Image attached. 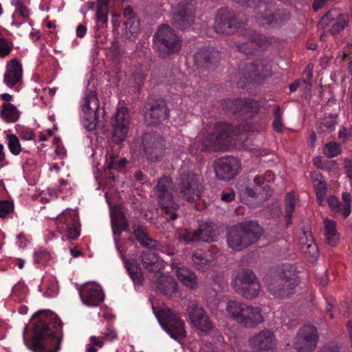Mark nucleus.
I'll use <instances>...</instances> for the list:
<instances>
[{
	"label": "nucleus",
	"mask_w": 352,
	"mask_h": 352,
	"mask_svg": "<svg viewBox=\"0 0 352 352\" xmlns=\"http://www.w3.org/2000/svg\"><path fill=\"white\" fill-rule=\"evenodd\" d=\"M157 243L158 242L156 240H154L151 237L148 236L144 241V243H142L141 245L148 249L155 250V248H157Z\"/></svg>",
	"instance_id": "obj_60"
},
{
	"label": "nucleus",
	"mask_w": 352,
	"mask_h": 352,
	"mask_svg": "<svg viewBox=\"0 0 352 352\" xmlns=\"http://www.w3.org/2000/svg\"><path fill=\"white\" fill-rule=\"evenodd\" d=\"M117 237L118 236H115V238H114V242H115V244H116V249H117L118 252L121 255V256L122 258V260L124 261V260H126V259H125L124 254L126 252V249L124 248V246L122 245V243H120L118 242V239Z\"/></svg>",
	"instance_id": "obj_62"
},
{
	"label": "nucleus",
	"mask_w": 352,
	"mask_h": 352,
	"mask_svg": "<svg viewBox=\"0 0 352 352\" xmlns=\"http://www.w3.org/2000/svg\"><path fill=\"white\" fill-rule=\"evenodd\" d=\"M140 258L144 267L149 272L159 273L164 268L162 261L150 250L141 253Z\"/></svg>",
	"instance_id": "obj_27"
},
{
	"label": "nucleus",
	"mask_w": 352,
	"mask_h": 352,
	"mask_svg": "<svg viewBox=\"0 0 352 352\" xmlns=\"http://www.w3.org/2000/svg\"><path fill=\"white\" fill-rule=\"evenodd\" d=\"M144 122L148 126H157L169 115L166 101L162 98L149 97L143 108Z\"/></svg>",
	"instance_id": "obj_11"
},
{
	"label": "nucleus",
	"mask_w": 352,
	"mask_h": 352,
	"mask_svg": "<svg viewBox=\"0 0 352 352\" xmlns=\"http://www.w3.org/2000/svg\"><path fill=\"white\" fill-rule=\"evenodd\" d=\"M181 38L168 25L162 24L153 36V43L162 58L177 53L181 48Z\"/></svg>",
	"instance_id": "obj_6"
},
{
	"label": "nucleus",
	"mask_w": 352,
	"mask_h": 352,
	"mask_svg": "<svg viewBox=\"0 0 352 352\" xmlns=\"http://www.w3.org/2000/svg\"><path fill=\"white\" fill-rule=\"evenodd\" d=\"M245 24L246 20L241 19L234 11L221 8L216 14L214 28L218 34L230 35L243 29Z\"/></svg>",
	"instance_id": "obj_8"
},
{
	"label": "nucleus",
	"mask_w": 352,
	"mask_h": 352,
	"mask_svg": "<svg viewBox=\"0 0 352 352\" xmlns=\"http://www.w3.org/2000/svg\"><path fill=\"white\" fill-rule=\"evenodd\" d=\"M295 205V199L293 193L288 192L285 198V218L287 219V224L291 223Z\"/></svg>",
	"instance_id": "obj_44"
},
{
	"label": "nucleus",
	"mask_w": 352,
	"mask_h": 352,
	"mask_svg": "<svg viewBox=\"0 0 352 352\" xmlns=\"http://www.w3.org/2000/svg\"><path fill=\"white\" fill-rule=\"evenodd\" d=\"M250 305L235 299H230L227 302L226 311L230 318L240 324L247 309Z\"/></svg>",
	"instance_id": "obj_29"
},
{
	"label": "nucleus",
	"mask_w": 352,
	"mask_h": 352,
	"mask_svg": "<svg viewBox=\"0 0 352 352\" xmlns=\"http://www.w3.org/2000/svg\"><path fill=\"white\" fill-rule=\"evenodd\" d=\"M264 44V40L258 34H253L243 42H234L238 51L248 55L255 54Z\"/></svg>",
	"instance_id": "obj_26"
},
{
	"label": "nucleus",
	"mask_w": 352,
	"mask_h": 352,
	"mask_svg": "<svg viewBox=\"0 0 352 352\" xmlns=\"http://www.w3.org/2000/svg\"><path fill=\"white\" fill-rule=\"evenodd\" d=\"M263 317L261 315V309L249 306L247 309L243 318L241 320L240 324L245 327L253 328L258 324L263 322Z\"/></svg>",
	"instance_id": "obj_28"
},
{
	"label": "nucleus",
	"mask_w": 352,
	"mask_h": 352,
	"mask_svg": "<svg viewBox=\"0 0 352 352\" xmlns=\"http://www.w3.org/2000/svg\"><path fill=\"white\" fill-rule=\"evenodd\" d=\"M274 120L273 122L274 129L277 132H281L283 130V124L281 121V112L278 106L276 107L274 111Z\"/></svg>",
	"instance_id": "obj_52"
},
{
	"label": "nucleus",
	"mask_w": 352,
	"mask_h": 352,
	"mask_svg": "<svg viewBox=\"0 0 352 352\" xmlns=\"http://www.w3.org/2000/svg\"><path fill=\"white\" fill-rule=\"evenodd\" d=\"M14 212V203L12 201H0V218H6Z\"/></svg>",
	"instance_id": "obj_49"
},
{
	"label": "nucleus",
	"mask_w": 352,
	"mask_h": 352,
	"mask_svg": "<svg viewBox=\"0 0 352 352\" xmlns=\"http://www.w3.org/2000/svg\"><path fill=\"white\" fill-rule=\"evenodd\" d=\"M324 232L327 243L331 246L337 245L340 240V235L336 230V224L333 221L325 220L324 221Z\"/></svg>",
	"instance_id": "obj_39"
},
{
	"label": "nucleus",
	"mask_w": 352,
	"mask_h": 352,
	"mask_svg": "<svg viewBox=\"0 0 352 352\" xmlns=\"http://www.w3.org/2000/svg\"><path fill=\"white\" fill-rule=\"evenodd\" d=\"M256 279L252 270L250 269H241L236 275L232 281V287L234 290H239V288Z\"/></svg>",
	"instance_id": "obj_36"
},
{
	"label": "nucleus",
	"mask_w": 352,
	"mask_h": 352,
	"mask_svg": "<svg viewBox=\"0 0 352 352\" xmlns=\"http://www.w3.org/2000/svg\"><path fill=\"white\" fill-rule=\"evenodd\" d=\"M195 9L193 0H182L173 8L172 25L182 30L190 28L195 21Z\"/></svg>",
	"instance_id": "obj_10"
},
{
	"label": "nucleus",
	"mask_w": 352,
	"mask_h": 352,
	"mask_svg": "<svg viewBox=\"0 0 352 352\" xmlns=\"http://www.w3.org/2000/svg\"><path fill=\"white\" fill-rule=\"evenodd\" d=\"M260 289L261 285L256 278L240 287L239 290H235V292L241 294L245 298L251 300L258 295Z\"/></svg>",
	"instance_id": "obj_38"
},
{
	"label": "nucleus",
	"mask_w": 352,
	"mask_h": 352,
	"mask_svg": "<svg viewBox=\"0 0 352 352\" xmlns=\"http://www.w3.org/2000/svg\"><path fill=\"white\" fill-rule=\"evenodd\" d=\"M110 0H97L96 19L98 23L107 24Z\"/></svg>",
	"instance_id": "obj_41"
},
{
	"label": "nucleus",
	"mask_w": 352,
	"mask_h": 352,
	"mask_svg": "<svg viewBox=\"0 0 352 352\" xmlns=\"http://www.w3.org/2000/svg\"><path fill=\"white\" fill-rule=\"evenodd\" d=\"M176 275L179 281L191 289L197 287V278L195 274L185 266L177 268Z\"/></svg>",
	"instance_id": "obj_31"
},
{
	"label": "nucleus",
	"mask_w": 352,
	"mask_h": 352,
	"mask_svg": "<svg viewBox=\"0 0 352 352\" xmlns=\"http://www.w3.org/2000/svg\"><path fill=\"white\" fill-rule=\"evenodd\" d=\"M341 153V149L338 143L331 142L327 144L324 148V153L329 158L336 157Z\"/></svg>",
	"instance_id": "obj_48"
},
{
	"label": "nucleus",
	"mask_w": 352,
	"mask_h": 352,
	"mask_svg": "<svg viewBox=\"0 0 352 352\" xmlns=\"http://www.w3.org/2000/svg\"><path fill=\"white\" fill-rule=\"evenodd\" d=\"M248 345L250 348L257 351L265 352L272 351L276 345L275 334L272 330L265 329L250 337Z\"/></svg>",
	"instance_id": "obj_17"
},
{
	"label": "nucleus",
	"mask_w": 352,
	"mask_h": 352,
	"mask_svg": "<svg viewBox=\"0 0 352 352\" xmlns=\"http://www.w3.org/2000/svg\"><path fill=\"white\" fill-rule=\"evenodd\" d=\"M335 10H329L325 15H324L320 21V25L322 28H324L326 26L329 25V23L334 19V16L333 12Z\"/></svg>",
	"instance_id": "obj_58"
},
{
	"label": "nucleus",
	"mask_w": 352,
	"mask_h": 352,
	"mask_svg": "<svg viewBox=\"0 0 352 352\" xmlns=\"http://www.w3.org/2000/svg\"><path fill=\"white\" fill-rule=\"evenodd\" d=\"M263 234V228L255 221L238 223L227 228L226 238L228 247L242 251L256 243Z\"/></svg>",
	"instance_id": "obj_2"
},
{
	"label": "nucleus",
	"mask_w": 352,
	"mask_h": 352,
	"mask_svg": "<svg viewBox=\"0 0 352 352\" xmlns=\"http://www.w3.org/2000/svg\"><path fill=\"white\" fill-rule=\"evenodd\" d=\"M153 309L159 322L171 338L180 341L186 336L184 322L177 313L168 308L156 311L153 307Z\"/></svg>",
	"instance_id": "obj_7"
},
{
	"label": "nucleus",
	"mask_w": 352,
	"mask_h": 352,
	"mask_svg": "<svg viewBox=\"0 0 352 352\" xmlns=\"http://www.w3.org/2000/svg\"><path fill=\"white\" fill-rule=\"evenodd\" d=\"M259 104L252 99L237 98L231 101V110L233 113L242 116L247 113H256L259 110Z\"/></svg>",
	"instance_id": "obj_23"
},
{
	"label": "nucleus",
	"mask_w": 352,
	"mask_h": 352,
	"mask_svg": "<svg viewBox=\"0 0 352 352\" xmlns=\"http://www.w3.org/2000/svg\"><path fill=\"white\" fill-rule=\"evenodd\" d=\"M125 28L133 35L137 34L140 30V21L135 16L129 18L124 23Z\"/></svg>",
	"instance_id": "obj_50"
},
{
	"label": "nucleus",
	"mask_w": 352,
	"mask_h": 352,
	"mask_svg": "<svg viewBox=\"0 0 352 352\" xmlns=\"http://www.w3.org/2000/svg\"><path fill=\"white\" fill-rule=\"evenodd\" d=\"M300 249L303 253L307 254L311 258H316L318 255V249L316 243L314 242V240H311L309 243H300Z\"/></svg>",
	"instance_id": "obj_45"
},
{
	"label": "nucleus",
	"mask_w": 352,
	"mask_h": 352,
	"mask_svg": "<svg viewBox=\"0 0 352 352\" xmlns=\"http://www.w3.org/2000/svg\"><path fill=\"white\" fill-rule=\"evenodd\" d=\"M267 288L275 298H285L294 293L296 280L288 278L283 272H276L265 278Z\"/></svg>",
	"instance_id": "obj_9"
},
{
	"label": "nucleus",
	"mask_w": 352,
	"mask_h": 352,
	"mask_svg": "<svg viewBox=\"0 0 352 352\" xmlns=\"http://www.w3.org/2000/svg\"><path fill=\"white\" fill-rule=\"evenodd\" d=\"M349 22V16L346 14H339L336 19V21L333 23L329 32L331 34L335 35L342 31Z\"/></svg>",
	"instance_id": "obj_42"
},
{
	"label": "nucleus",
	"mask_w": 352,
	"mask_h": 352,
	"mask_svg": "<svg viewBox=\"0 0 352 352\" xmlns=\"http://www.w3.org/2000/svg\"><path fill=\"white\" fill-rule=\"evenodd\" d=\"M203 186L199 177L188 170H181L175 183V192L181 199L193 202L200 199Z\"/></svg>",
	"instance_id": "obj_4"
},
{
	"label": "nucleus",
	"mask_w": 352,
	"mask_h": 352,
	"mask_svg": "<svg viewBox=\"0 0 352 352\" xmlns=\"http://www.w3.org/2000/svg\"><path fill=\"white\" fill-rule=\"evenodd\" d=\"M82 124L88 131L104 128L106 124L105 111L99 108V101L96 91L91 90L84 98L82 104Z\"/></svg>",
	"instance_id": "obj_5"
},
{
	"label": "nucleus",
	"mask_w": 352,
	"mask_h": 352,
	"mask_svg": "<svg viewBox=\"0 0 352 352\" xmlns=\"http://www.w3.org/2000/svg\"><path fill=\"white\" fill-rule=\"evenodd\" d=\"M172 184V179L170 177H162L158 179L155 188L158 192V202L160 201H168L173 199V196L170 192V188Z\"/></svg>",
	"instance_id": "obj_34"
},
{
	"label": "nucleus",
	"mask_w": 352,
	"mask_h": 352,
	"mask_svg": "<svg viewBox=\"0 0 352 352\" xmlns=\"http://www.w3.org/2000/svg\"><path fill=\"white\" fill-rule=\"evenodd\" d=\"M158 204L162 208V214L167 221L175 220L178 217L177 210L179 209V206L174 203L173 199H170L168 201H160Z\"/></svg>",
	"instance_id": "obj_37"
},
{
	"label": "nucleus",
	"mask_w": 352,
	"mask_h": 352,
	"mask_svg": "<svg viewBox=\"0 0 352 352\" xmlns=\"http://www.w3.org/2000/svg\"><path fill=\"white\" fill-rule=\"evenodd\" d=\"M32 318L38 319L34 324L32 350L35 352H47L46 344L43 340L49 338L56 343V349L51 352H56L59 349L62 335L60 337L56 335V329L58 327L62 328L61 320L50 310L39 311Z\"/></svg>",
	"instance_id": "obj_1"
},
{
	"label": "nucleus",
	"mask_w": 352,
	"mask_h": 352,
	"mask_svg": "<svg viewBox=\"0 0 352 352\" xmlns=\"http://www.w3.org/2000/svg\"><path fill=\"white\" fill-rule=\"evenodd\" d=\"M239 166V161L236 158L229 157L217 160L214 168L216 176L219 179L230 181L238 174Z\"/></svg>",
	"instance_id": "obj_16"
},
{
	"label": "nucleus",
	"mask_w": 352,
	"mask_h": 352,
	"mask_svg": "<svg viewBox=\"0 0 352 352\" xmlns=\"http://www.w3.org/2000/svg\"><path fill=\"white\" fill-rule=\"evenodd\" d=\"M303 82L306 85L305 90L310 91L311 89L312 85L311 80L312 78V72L311 69H307L306 72H303Z\"/></svg>",
	"instance_id": "obj_57"
},
{
	"label": "nucleus",
	"mask_w": 352,
	"mask_h": 352,
	"mask_svg": "<svg viewBox=\"0 0 352 352\" xmlns=\"http://www.w3.org/2000/svg\"><path fill=\"white\" fill-rule=\"evenodd\" d=\"M318 340L317 329L313 325H305L298 331L293 346L297 352H313Z\"/></svg>",
	"instance_id": "obj_13"
},
{
	"label": "nucleus",
	"mask_w": 352,
	"mask_h": 352,
	"mask_svg": "<svg viewBox=\"0 0 352 352\" xmlns=\"http://www.w3.org/2000/svg\"><path fill=\"white\" fill-rule=\"evenodd\" d=\"M3 109L0 112V116L6 122H14L19 118V111L16 107L11 103H3Z\"/></svg>",
	"instance_id": "obj_40"
},
{
	"label": "nucleus",
	"mask_w": 352,
	"mask_h": 352,
	"mask_svg": "<svg viewBox=\"0 0 352 352\" xmlns=\"http://www.w3.org/2000/svg\"><path fill=\"white\" fill-rule=\"evenodd\" d=\"M233 1L243 7L252 9L256 20L263 24L285 23L289 21L291 16L287 10L272 11L264 0H233Z\"/></svg>",
	"instance_id": "obj_3"
},
{
	"label": "nucleus",
	"mask_w": 352,
	"mask_h": 352,
	"mask_svg": "<svg viewBox=\"0 0 352 352\" xmlns=\"http://www.w3.org/2000/svg\"><path fill=\"white\" fill-rule=\"evenodd\" d=\"M234 199V193L232 192H222L221 199L225 202H230Z\"/></svg>",
	"instance_id": "obj_64"
},
{
	"label": "nucleus",
	"mask_w": 352,
	"mask_h": 352,
	"mask_svg": "<svg viewBox=\"0 0 352 352\" xmlns=\"http://www.w3.org/2000/svg\"><path fill=\"white\" fill-rule=\"evenodd\" d=\"M239 78L238 87L245 88L247 85L258 82L262 79L258 65L255 63L246 64L244 72L239 73Z\"/></svg>",
	"instance_id": "obj_22"
},
{
	"label": "nucleus",
	"mask_w": 352,
	"mask_h": 352,
	"mask_svg": "<svg viewBox=\"0 0 352 352\" xmlns=\"http://www.w3.org/2000/svg\"><path fill=\"white\" fill-rule=\"evenodd\" d=\"M317 352H340V347L337 343L329 342L322 346Z\"/></svg>",
	"instance_id": "obj_56"
},
{
	"label": "nucleus",
	"mask_w": 352,
	"mask_h": 352,
	"mask_svg": "<svg viewBox=\"0 0 352 352\" xmlns=\"http://www.w3.org/2000/svg\"><path fill=\"white\" fill-rule=\"evenodd\" d=\"M110 217L112 232L115 236H120L123 231L130 232L129 223L122 206L114 205L111 208Z\"/></svg>",
	"instance_id": "obj_21"
},
{
	"label": "nucleus",
	"mask_w": 352,
	"mask_h": 352,
	"mask_svg": "<svg viewBox=\"0 0 352 352\" xmlns=\"http://www.w3.org/2000/svg\"><path fill=\"white\" fill-rule=\"evenodd\" d=\"M79 295L84 304L92 307L98 306L104 299L102 288L95 283H85L79 289Z\"/></svg>",
	"instance_id": "obj_19"
},
{
	"label": "nucleus",
	"mask_w": 352,
	"mask_h": 352,
	"mask_svg": "<svg viewBox=\"0 0 352 352\" xmlns=\"http://www.w3.org/2000/svg\"><path fill=\"white\" fill-rule=\"evenodd\" d=\"M344 168L347 174V176L352 181V160L345 159L344 160Z\"/></svg>",
	"instance_id": "obj_61"
},
{
	"label": "nucleus",
	"mask_w": 352,
	"mask_h": 352,
	"mask_svg": "<svg viewBox=\"0 0 352 352\" xmlns=\"http://www.w3.org/2000/svg\"><path fill=\"white\" fill-rule=\"evenodd\" d=\"M349 305L346 302H341L338 305V311L344 317L348 316Z\"/></svg>",
	"instance_id": "obj_63"
},
{
	"label": "nucleus",
	"mask_w": 352,
	"mask_h": 352,
	"mask_svg": "<svg viewBox=\"0 0 352 352\" xmlns=\"http://www.w3.org/2000/svg\"><path fill=\"white\" fill-rule=\"evenodd\" d=\"M221 59V53L212 47H201L194 54L195 64L199 69H214Z\"/></svg>",
	"instance_id": "obj_15"
},
{
	"label": "nucleus",
	"mask_w": 352,
	"mask_h": 352,
	"mask_svg": "<svg viewBox=\"0 0 352 352\" xmlns=\"http://www.w3.org/2000/svg\"><path fill=\"white\" fill-rule=\"evenodd\" d=\"M343 204L335 196H330L327 202L329 208L335 212H342L344 219L347 218L351 212V196L349 192L342 193Z\"/></svg>",
	"instance_id": "obj_24"
},
{
	"label": "nucleus",
	"mask_w": 352,
	"mask_h": 352,
	"mask_svg": "<svg viewBox=\"0 0 352 352\" xmlns=\"http://www.w3.org/2000/svg\"><path fill=\"white\" fill-rule=\"evenodd\" d=\"M12 49V43H8L5 38H0V56L8 55Z\"/></svg>",
	"instance_id": "obj_54"
},
{
	"label": "nucleus",
	"mask_w": 352,
	"mask_h": 352,
	"mask_svg": "<svg viewBox=\"0 0 352 352\" xmlns=\"http://www.w3.org/2000/svg\"><path fill=\"white\" fill-rule=\"evenodd\" d=\"M67 230V238L69 239H76L80 234L78 226L65 228Z\"/></svg>",
	"instance_id": "obj_59"
},
{
	"label": "nucleus",
	"mask_w": 352,
	"mask_h": 352,
	"mask_svg": "<svg viewBox=\"0 0 352 352\" xmlns=\"http://www.w3.org/2000/svg\"><path fill=\"white\" fill-rule=\"evenodd\" d=\"M180 238L187 243L199 241L197 230L192 232L185 230L184 232L180 235Z\"/></svg>",
	"instance_id": "obj_53"
},
{
	"label": "nucleus",
	"mask_w": 352,
	"mask_h": 352,
	"mask_svg": "<svg viewBox=\"0 0 352 352\" xmlns=\"http://www.w3.org/2000/svg\"><path fill=\"white\" fill-rule=\"evenodd\" d=\"M157 288L164 295L173 296L177 292V283L170 276L164 274L156 280Z\"/></svg>",
	"instance_id": "obj_32"
},
{
	"label": "nucleus",
	"mask_w": 352,
	"mask_h": 352,
	"mask_svg": "<svg viewBox=\"0 0 352 352\" xmlns=\"http://www.w3.org/2000/svg\"><path fill=\"white\" fill-rule=\"evenodd\" d=\"M143 153L151 162L160 161L166 150L165 140L157 132L146 133L142 139Z\"/></svg>",
	"instance_id": "obj_12"
},
{
	"label": "nucleus",
	"mask_w": 352,
	"mask_h": 352,
	"mask_svg": "<svg viewBox=\"0 0 352 352\" xmlns=\"http://www.w3.org/2000/svg\"><path fill=\"white\" fill-rule=\"evenodd\" d=\"M126 164V160L124 158L116 160L114 158L111 157V160L108 163L107 168L109 170L115 169L120 170L125 166Z\"/></svg>",
	"instance_id": "obj_51"
},
{
	"label": "nucleus",
	"mask_w": 352,
	"mask_h": 352,
	"mask_svg": "<svg viewBox=\"0 0 352 352\" xmlns=\"http://www.w3.org/2000/svg\"><path fill=\"white\" fill-rule=\"evenodd\" d=\"M7 139L8 140V144L10 152L14 155H18L21 151L19 138L14 134H9L7 135Z\"/></svg>",
	"instance_id": "obj_46"
},
{
	"label": "nucleus",
	"mask_w": 352,
	"mask_h": 352,
	"mask_svg": "<svg viewBox=\"0 0 352 352\" xmlns=\"http://www.w3.org/2000/svg\"><path fill=\"white\" fill-rule=\"evenodd\" d=\"M132 228L133 229V233L137 241L140 244L143 243L146 239L148 236L146 233V228L135 223H133Z\"/></svg>",
	"instance_id": "obj_47"
},
{
	"label": "nucleus",
	"mask_w": 352,
	"mask_h": 352,
	"mask_svg": "<svg viewBox=\"0 0 352 352\" xmlns=\"http://www.w3.org/2000/svg\"><path fill=\"white\" fill-rule=\"evenodd\" d=\"M197 232L199 241L210 243L216 241L217 237V231L212 223L205 222L199 224Z\"/></svg>",
	"instance_id": "obj_35"
},
{
	"label": "nucleus",
	"mask_w": 352,
	"mask_h": 352,
	"mask_svg": "<svg viewBox=\"0 0 352 352\" xmlns=\"http://www.w3.org/2000/svg\"><path fill=\"white\" fill-rule=\"evenodd\" d=\"M337 119V113L325 114L322 118L317 122L316 131L318 133L333 131L336 129V125L338 124Z\"/></svg>",
	"instance_id": "obj_33"
},
{
	"label": "nucleus",
	"mask_w": 352,
	"mask_h": 352,
	"mask_svg": "<svg viewBox=\"0 0 352 352\" xmlns=\"http://www.w3.org/2000/svg\"><path fill=\"white\" fill-rule=\"evenodd\" d=\"M322 177L320 173L316 174L315 176L312 175L318 199H323L327 193V184L325 181L322 179Z\"/></svg>",
	"instance_id": "obj_43"
},
{
	"label": "nucleus",
	"mask_w": 352,
	"mask_h": 352,
	"mask_svg": "<svg viewBox=\"0 0 352 352\" xmlns=\"http://www.w3.org/2000/svg\"><path fill=\"white\" fill-rule=\"evenodd\" d=\"M65 218V228L78 226V220L74 214L65 215L64 217H59V221H62Z\"/></svg>",
	"instance_id": "obj_55"
},
{
	"label": "nucleus",
	"mask_w": 352,
	"mask_h": 352,
	"mask_svg": "<svg viewBox=\"0 0 352 352\" xmlns=\"http://www.w3.org/2000/svg\"><path fill=\"white\" fill-rule=\"evenodd\" d=\"M126 271L135 285H142L144 280L142 269L135 259L124 260Z\"/></svg>",
	"instance_id": "obj_30"
},
{
	"label": "nucleus",
	"mask_w": 352,
	"mask_h": 352,
	"mask_svg": "<svg viewBox=\"0 0 352 352\" xmlns=\"http://www.w3.org/2000/svg\"><path fill=\"white\" fill-rule=\"evenodd\" d=\"M129 116L125 107L120 108L113 123L112 140L117 144H121L125 139L129 131Z\"/></svg>",
	"instance_id": "obj_18"
},
{
	"label": "nucleus",
	"mask_w": 352,
	"mask_h": 352,
	"mask_svg": "<svg viewBox=\"0 0 352 352\" xmlns=\"http://www.w3.org/2000/svg\"><path fill=\"white\" fill-rule=\"evenodd\" d=\"M186 311L193 327L202 332L208 333L212 328L210 318L200 304L192 301L188 304Z\"/></svg>",
	"instance_id": "obj_14"
},
{
	"label": "nucleus",
	"mask_w": 352,
	"mask_h": 352,
	"mask_svg": "<svg viewBox=\"0 0 352 352\" xmlns=\"http://www.w3.org/2000/svg\"><path fill=\"white\" fill-rule=\"evenodd\" d=\"M232 140V129L230 125L220 124L215 127L213 134L209 138V141L213 144L208 146L204 144L208 150L217 151L227 146Z\"/></svg>",
	"instance_id": "obj_20"
},
{
	"label": "nucleus",
	"mask_w": 352,
	"mask_h": 352,
	"mask_svg": "<svg viewBox=\"0 0 352 352\" xmlns=\"http://www.w3.org/2000/svg\"><path fill=\"white\" fill-rule=\"evenodd\" d=\"M22 72V65L16 59L10 60L4 74L5 83L10 87H14L21 80Z\"/></svg>",
	"instance_id": "obj_25"
}]
</instances>
